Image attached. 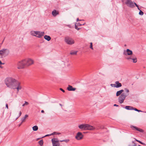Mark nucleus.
I'll return each instance as SVG.
<instances>
[{
  "label": "nucleus",
  "instance_id": "nucleus-17",
  "mask_svg": "<svg viewBox=\"0 0 146 146\" xmlns=\"http://www.w3.org/2000/svg\"><path fill=\"white\" fill-rule=\"evenodd\" d=\"M86 124H82L78 126V127L81 129L85 130L86 127Z\"/></svg>",
  "mask_w": 146,
  "mask_h": 146
},
{
  "label": "nucleus",
  "instance_id": "nucleus-10",
  "mask_svg": "<svg viewBox=\"0 0 146 146\" xmlns=\"http://www.w3.org/2000/svg\"><path fill=\"white\" fill-rule=\"evenodd\" d=\"M26 67L31 65L33 63V61L31 59H25Z\"/></svg>",
  "mask_w": 146,
  "mask_h": 146
},
{
  "label": "nucleus",
  "instance_id": "nucleus-41",
  "mask_svg": "<svg viewBox=\"0 0 146 146\" xmlns=\"http://www.w3.org/2000/svg\"><path fill=\"white\" fill-rule=\"evenodd\" d=\"M23 122H22V121H21V122L20 123L19 125V126L20 127L22 124V123Z\"/></svg>",
  "mask_w": 146,
  "mask_h": 146
},
{
  "label": "nucleus",
  "instance_id": "nucleus-46",
  "mask_svg": "<svg viewBox=\"0 0 146 146\" xmlns=\"http://www.w3.org/2000/svg\"><path fill=\"white\" fill-rule=\"evenodd\" d=\"M64 141V140H60V142H63V141Z\"/></svg>",
  "mask_w": 146,
  "mask_h": 146
},
{
  "label": "nucleus",
  "instance_id": "nucleus-47",
  "mask_svg": "<svg viewBox=\"0 0 146 146\" xmlns=\"http://www.w3.org/2000/svg\"><path fill=\"white\" fill-rule=\"evenodd\" d=\"M136 6L137 7V8H138L139 7V6L137 5H136Z\"/></svg>",
  "mask_w": 146,
  "mask_h": 146
},
{
  "label": "nucleus",
  "instance_id": "nucleus-12",
  "mask_svg": "<svg viewBox=\"0 0 146 146\" xmlns=\"http://www.w3.org/2000/svg\"><path fill=\"white\" fill-rule=\"evenodd\" d=\"M13 89H17L18 91H19V90H21V87L20 86V83L17 81L15 82V84L14 85Z\"/></svg>",
  "mask_w": 146,
  "mask_h": 146
},
{
  "label": "nucleus",
  "instance_id": "nucleus-8",
  "mask_svg": "<svg viewBox=\"0 0 146 146\" xmlns=\"http://www.w3.org/2000/svg\"><path fill=\"white\" fill-rule=\"evenodd\" d=\"M65 41L68 44L72 45L74 43V41L72 38L68 37H66L65 38Z\"/></svg>",
  "mask_w": 146,
  "mask_h": 146
},
{
  "label": "nucleus",
  "instance_id": "nucleus-15",
  "mask_svg": "<svg viewBox=\"0 0 146 146\" xmlns=\"http://www.w3.org/2000/svg\"><path fill=\"white\" fill-rule=\"evenodd\" d=\"M59 12L58 11H56V10H54L52 12V14L54 17L56 16L57 15L59 14Z\"/></svg>",
  "mask_w": 146,
  "mask_h": 146
},
{
  "label": "nucleus",
  "instance_id": "nucleus-4",
  "mask_svg": "<svg viewBox=\"0 0 146 146\" xmlns=\"http://www.w3.org/2000/svg\"><path fill=\"white\" fill-rule=\"evenodd\" d=\"M31 34L33 36L38 38H40L44 34V32L38 31H32L31 32Z\"/></svg>",
  "mask_w": 146,
  "mask_h": 146
},
{
  "label": "nucleus",
  "instance_id": "nucleus-26",
  "mask_svg": "<svg viewBox=\"0 0 146 146\" xmlns=\"http://www.w3.org/2000/svg\"><path fill=\"white\" fill-rule=\"evenodd\" d=\"M51 39V38L50 36L46 35V40L49 41Z\"/></svg>",
  "mask_w": 146,
  "mask_h": 146
},
{
  "label": "nucleus",
  "instance_id": "nucleus-6",
  "mask_svg": "<svg viewBox=\"0 0 146 146\" xmlns=\"http://www.w3.org/2000/svg\"><path fill=\"white\" fill-rule=\"evenodd\" d=\"M122 2L125 3L129 7L131 8H133L135 7L134 3L131 0H122Z\"/></svg>",
  "mask_w": 146,
  "mask_h": 146
},
{
  "label": "nucleus",
  "instance_id": "nucleus-48",
  "mask_svg": "<svg viewBox=\"0 0 146 146\" xmlns=\"http://www.w3.org/2000/svg\"><path fill=\"white\" fill-rule=\"evenodd\" d=\"M44 38L46 39V35L44 36Z\"/></svg>",
  "mask_w": 146,
  "mask_h": 146
},
{
  "label": "nucleus",
  "instance_id": "nucleus-13",
  "mask_svg": "<svg viewBox=\"0 0 146 146\" xmlns=\"http://www.w3.org/2000/svg\"><path fill=\"white\" fill-rule=\"evenodd\" d=\"M86 127L85 130H94L95 129V128L94 127L91 126L88 124H86Z\"/></svg>",
  "mask_w": 146,
  "mask_h": 146
},
{
  "label": "nucleus",
  "instance_id": "nucleus-36",
  "mask_svg": "<svg viewBox=\"0 0 146 146\" xmlns=\"http://www.w3.org/2000/svg\"><path fill=\"white\" fill-rule=\"evenodd\" d=\"M135 139L136 140V141H137V142H139V143H142V142H141L140 141H139V140H137L136 139Z\"/></svg>",
  "mask_w": 146,
  "mask_h": 146
},
{
  "label": "nucleus",
  "instance_id": "nucleus-49",
  "mask_svg": "<svg viewBox=\"0 0 146 146\" xmlns=\"http://www.w3.org/2000/svg\"><path fill=\"white\" fill-rule=\"evenodd\" d=\"M137 9H138L140 11V10H140V8H139V7H138V8H137Z\"/></svg>",
  "mask_w": 146,
  "mask_h": 146
},
{
  "label": "nucleus",
  "instance_id": "nucleus-22",
  "mask_svg": "<svg viewBox=\"0 0 146 146\" xmlns=\"http://www.w3.org/2000/svg\"><path fill=\"white\" fill-rule=\"evenodd\" d=\"M125 109L127 110H132L133 107L130 106H126L125 108Z\"/></svg>",
  "mask_w": 146,
  "mask_h": 146
},
{
  "label": "nucleus",
  "instance_id": "nucleus-39",
  "mask_svg": "<svg viewBox=\"0 0 146 146\" xmlns=\"http://www.w3.org/2000/svg\"><path fill=\"white\" fill-rule=\"evenodd\" d=\"M6 107L7 109H8V105L7 104H6Z\"/></svg>",
  "mask_w": 146,
  "mask_h": 146
},
{
  "label": "nucleus",
  "instance_id": "nucleus-35",
  "mask_svg": "<svg viewBox=\"0 0 146 146\" xmlns=\"http://www.w3.org/2000/svg\"><path fill=\"white\" fill-rule=\"evenodd\" d=\"M84 25V24H80L79 23H78L77 24V26H81L82 25Z\"/></svg>",
  "mask_w": 146,
  "mask_h": 146
},
{
  "label": "nucleus",
  "instance_id": "nucleus-14",
  "mask_svg": "<svg viewBox=\"0 0 146 146\" xmlns=\"http://www.w3.org/2000/svg\"><path fill=\"white\" fill-rule=\"evenodd\" d=\"M131 127L132 129H135L137 131H139L140 132H143L144 131L143 130L138 128L135 126H132V127Z\"/></svg>",
  "mask_w": 146,
  "mask_h": 146
},
{
  "label": "nucleus",
  "instance_id": "nucleus-43",
  "mask_svg": "<svg viewBox=\"0 0 146 146\" xmlns=\"http://www.w3.org/2000/svg\"><path fill=\"white\" fill-rule=\"evenodd\" d=\"M78 21H81V20H79V19L78 18L77 19V21H76L77 22Z\"/></svg>",
  "mask_w": 146,
  "mask_h": 146
},
{
  "label": "nucleus",
  "instance_id": "nucleus-44",
  "mask_svg": "<svg viewBox=\"0 0 146 146\" xmlns=\"http://www.w3.org/2000/svg\"><path fill=\"white\" fill-rule=\"evenodd\" d=\"M134 3V5H135V6H136V5H137L134 2V3Z\"/></svg>",
  "mask_w": 146,
  "mask_h": 146
},
{
  "label": "nucleus",
  "instance_id": "nucleus-38",
  "mask_svg": "<svg viewBox=\"0 0 146 146\" xmlns=\"http://www.w3.org/2000/svg\"><path fill=\"white\" fill-rule=\"evenodd\" d=\"M64 142H68L69 141V139H66V140H64Z\"/></svg>",
  "mask_w": 146,
  "mask_h": 146
},
{
  "label": "nucleus",
  "instance_id": "nucleus-30",
  "mask_svg": "<svg viewBox=\"0 0 146 146\" xmlns=\"http://www.w3.org/2000/svg\"><path fill=\"white\" fill-rule=\"evenodd\" d=\"M75 29H77V30H79L80 29V28H79L78 27V26L76 25V24H75Z\"/></svg>",
  "mask_w": 146,
  "mask_h": 146
},
{
  "label": "nucleus",
  "instance_id": "nucleus-29",
  "mask_svg": "<svg viewBox=\"0 0 146 146\" xmlns=\"http://www.w3.org/2000/svg\"><path fill=\"white\" fill-rule=\"evenodd\" d=\"M139 14L140 15H142L143 14V13L142 11L140 10L139 13Z\"/></svg>",
  "mask_w": 146,
  "mask_h": 146
},
{
  "label": "nucleus",
  "instance_id": "nucleus-53",
  "mask_svg": "<svg viewBox=\"0 0 146 146\" xmlns=\"http://www.w3.org/2000/svg\"><path fill=\"white\" fill-rule=\"evenodd\" d=\"M46 137V135H45L44 137Z\"/></svg>",
  "mask_w": 146,
  "mask_h": 146
},
{
  "label": "nucleus",
  "instance_id": "nucleus-3",
  "mask_svg": "<svg viewBox=\"0 0 146 146\" xmlns=\"http://www.w3.org/2000/svg\"><path fill=\"white\" fill-rule=\"evenodd\" d=\"M17 68L18 69H23L26 67L25 59L18 62L17 64Z\"/></svg>",
  "mask_w": 146,
  "mask_h": 146
},
{
  "label": "nucleus",
  "instance_id": "nucleus-7",
  "mask_svg": "<svg viewBox=\"0 0 146 146\" xmlns=\"http://www.w3.org/2000/svg\"><path fill=\"white\" fill-rule=\"evenodd\" d=\"M125 94L123 93L121 94L118 98V102L120 104H122L124 100H125L126 97L128 95Z\"/></svg>",
  "mask_w": 146,
  "mask_h": 146
},
{
  "label": "nucleus",
  "instance_id": "nucleus-40",
  "mask_svg": "<svg viewBox=\"0 0 146 146\" xmlns=\"http://www.w3.org/2000/svg\"><path fill=\"white\" fill-rule=\"evenodd\" d=\"M21 114H22V113H21V111H20L19 112V117L21 115Z\"/></svg>",
  "mask_w": 146,
  "mask_h": 146
},
{
  "label": "nucleus",
  "instance_id": "nucleus-18",
  "mask_svg": "<svg viewBox=\"0 0 146 146\" xmlns=\"http://www.w3.org/2000/svg\"><path fill=\"white\" fill-rule=\"evenodd\" d=\"M28 117V115L27 114H26L25 115V116L24 117H23L21 118V120L22 121V122H24L25 121L26 118Z\"/></svg>",
  "mask_w": 146,
  "mask_h": 146
},
{
  "label": "nucleus",
  "instance_id": "nucleus-45",
  "mask_svg": "<svg viewBox=\"0 0 146 146\" xmlns=\"http://www.w3.org/2000/svg\"><path fill=\"white\" fill-rule=\"evenodd\" d=\"M41 112L42 113H44V111L43 110H42L41 111Z\"/></svg>",
  "mask_w": 146,
  "mask_h": 146
},
{
  "label": "nucleus",
  "instance_id": "nucleus-32",
  "mask_svg": "<svg viewBox=\"0 0 146 146\" xmlns=\"http://www.w3.org/2000/svg\"><path fill=\"white\" fill-rule=\"evenodd\" d=\"M111 86L112 87H116L117 88V86H116V84H111Z\"/></svg>",
  "mask_w": 146,
  "mask_h": 146
},
{
  "label": "nucleus",
  "instance_id": "nucleus-28",
  "mask_svg": "<svg viewBox=\"0 0 146 146\" xmlns=\"http://www.w3.org/2000/svg\"><path fill=\"white\" fill-rule=\"evenodd\" d=\"M29 104V103H28V102H27L25 101V103L24 104L22 105V106H25V105H28Z\"/></svg>",
  "mask_w": 146,
  "mask_h": 146
},
{
  "label": "nucleus",
  "instance_id": "nucleus-27",
  "mask_svg": "<svg viewBox=\"0 0 146 146\" xmlns=\"http://www.w3.org/2000/svg\"><path fill=\"white\" fill-rule=\"evenodd\" d=\"M133 109L132 110H135V111H138V112H142V111H141V110H138V109H137L135 108H134L133 107Z\"/></svg>",
  "mask_w": 146,
  "mask_h": 146
},
{
  "label": "nucleus",
  "instance_id": "nucleus-31",
  "mask_svg": "<svg viewBox=\"0 0 146 146\" xmlns=\"http://www.w3.org/2000/svg\"><path fill=\"white\" fill-rule=\"evenodd\" d=\"M90 48L92 50L93 49V48L92 47V43L91 42L90 43Z\"/></svg>",
  "mask_w": 146,
  "mask_h": 146
},
{
  "label": "nucleus",
  "instance_id": "nucleus-51",
  "mask_svg": "<svg viewBox=\"0 0 146 146\" xmlns=\"http://www.w3.org/2000/svg\"><path fill=\"white\" fill-rule=\"evenodd\" d=\"M141 144H143V145H144V143L143 142H142V143H141Z\"/></svg>",
  "mask_w": 146,
  "mask_h": 146
},
{
  "label": "nucleus",
  "instance_id": "nucleus-52",
  "mask_svg": "<svg viewBox=\"0 0 146 146\" xmlns=\"http://www.w3.org/2000/svg\"><path fill=\"white\" fill-rule=\"evenodd\" d=\"M138 146H141L140 145H138Z\"/></svg>",
  "mask_w": 146,
  "mask_h": 146
},
{
  "label": "nucleus",
  "instance_id": "nucleus-19",
  "mask_svg": "<svg viewBox=\"0 0 146 146\" xmlns=\"http://www.w3.org/2000/svg\"><path fill=\"white\" fill-rule=\"evenodd\" d=\"M115 84H116L117 88H119L122 86L121 84V83H120L119 81L115 82Z\"/></svg>",
  "mask_w": 146,
  "mask_h": 146
},
{
  "label": "nucleus",
  "instance_id": "nucleus-23",
  "mask_svg": "<svg viewBox=\"0 0 146 146\" xmlns=\"http://www.w3.org/2000/svg\"><path fill=\"white\" fill-rule=\"evenodd\" d=\"M77 51H71L70 54L72 55H76L77 53Z\"/></svg>",
  "mask_w": 146,
  "mask_h": 146
},
{
  "label": "nucleus",
  "instance_id": "nucleus-54",
  "mask_svg": "<svg viewBox=\"0 0 146 146\" xmlns=\"http://www.w3.org/2000/svg\"><path fill=\"white\" fill-rule=\"evenodd\" d=\"M136 145L135 144V145H134V146H135Z\"/></svg>",
  "mask_w": 146,
  "mask_h": 146
},
{
  "label": "nucleus",
  "instance_id": "nucleus-20",
  "mask_svg": "<svg viewBox=\"0 0 146 146\" xmlns=\"http://www.w3.org/2000/svg\"><path fill=\"white\" fill-rule=\"evenodd\" d=\"M123 91L124 90H121L119 91H117L116 94V96H118L120 94H121V93H122Z\"/></svg>",
  "mask_w": 146,
  "mask_h": 146
},
{
  "label": "nucleus",
  "instance_id": "nucleus-5",
  "mask_svg": "<svg viewBox=\"0 0 146 146\" xmlns=\"http://www.w3.org/2000/svg\"><path fill=\"white\" fill-rule=\"evenodd\" d=\"M9 50L7 49L3 48L0 50V55L1 58L5 57L8 55L9 53Z\"/></svg>",
  "mask_w": 146,
  "mask_h": 146
},
{
  "label": "nucleus",
  "instance_id": "nucleus-33",
  "mask_svg": "<svg viewBox=\"0 0 146 146\" xmlns=\"http://www.w3.org/2000/svg\"><path fill=\"white\" fill-rule=\"evenodd\" d=\"M124 90L126 91L127 93H128L129 92V90L127 88H125Z\"/></svg>",
  "mask_w": 146,
  "mask_h": 146
},
{
  "label": "nucleus",
  "instance_id": "nucleus-16",
  "mask_svg": "<svg viewBox=\"0 0 146 146\" xmlns=\"http://www.w3.org/2000/svg\"><path fill=\"white\" fill-rule=\"evenodd\" d=\"M67 90L69 91H74L76 90V88H73L72 86L69 85L67 88Z\"/></svg>",
  "mask_w": 146,
  "mask_h": 146
},
{
  "label": "nucleus",
  "instance_id": "nucleus-34",
  "mask_svg": "<svg viewBox=\"0 0 146 146\" xmlns=\"http://www.w3.org/2000/svg\"><path fill=\"white\" fill-rule=\"evenodd\" d=\"M4 64V63H3L1 62V61L0 60V67L1 68H2L3 67L1 66V64Z\"/></svg>",
  "mask_w": 146,
  "mask_h": 146
},
{
  "label": "nucleus",
  "instance_id": "nucleus-9",
  "mask_svg": "<svg viewBox=\"0 0 146 146\" xmlns=\"http://www.w3.org/2000/svg\"><path fill=\"white\" fill-rule=\"evenodd\" d=\"M52 146H59L60 143L57 138H53L52 139Z\"/></svg>",
  "mask_w": 146,
  "mask_h": 146
},
{
  "label": "nucleus",
  "instance_id": "nucleus-21",
  "mask_svg": "<svg viewBox=\"0 0 146 146\" xmlns=\"http://www.w3.org/2000/svg\"><path fill=\"white\" fill-rule=\"evenodd\" d=\"M60 134V133H57L56 132H54L53 133H52L50 134H47V135H46V137L47 136H49L50 135H56V134H58V135H59V134Z\"/></svg>",
  "mask_w": 146,
  "mask_h": 146
},
{
  "label": "nucleus",
  "instance_id": "nucleus-2",
  "mask_svg": "<svg viewBox=\"0 0 146 146\" xmlns=\"http://www.w3.org/2000/svg\"><path fill=\"white\" fill-rule=\"evenodd\" d=\"M17 81L15 79L12 78H8L5 80V83L7 87L13 88Z\"/></svg>",
  "mask_w": 146,
  "mask_h": 146
},
{
  "label": "nucleus",
  "instance_id": "nucleus-37",
  "mask_svg": "<svg viewBox=\"0 0 146 146\" xmlns=\"http://www.w3.org/2000/svg\"><path fill=\"white\" fill-rule=\"evenodd\" d=\"M60 90L61 91H62L63 92H65L64 90L62 88H60Z\"/></svg>",
  "mask_w": 146,
  "mask_h": 146
},
{
  "label": "nucleus",
  "instance_id": "nucleus-24",
  "mask_svg": "<svg viewBox=\"0 0 146 146\" xmlns=\"http://www.w3.org/2000/svg\"><path fill=\"white\" fill-rule=\"evenodd\" d=\"M33 129L34 131H36L38 129V127L36 125L34 126L33 127Z\"/></svg>",
  "mask_w": 146,
  "mask_h": 146
},
{
  "label": "nucleus",
  "instance_id": "nucleus-42",
  "mask_svg": "<svg viewBox=\"0 0 146 146\" xmlns=\"http://www.w3.org/2000/svg\"><path fill=\"white\" fill-rule=\"evenodd\" d=\"M113 106H117V107L119 106V105H117L116 104H114L113 105Z\"/></svg>",
  "mask_w": 146,
  "mask_h": 146
},
{
  "label": "nucleus",
  "instance_id": "nucleus-11",
  "mask_svg": "<svg viewBox=\"0 0 146 146\" xmlns=\"http://www.w3.org/2000/svg\"><path fill=\"white\" fill-rule=\"evenodd\" d=\"M84 137L83 135L81 132H78L76 134L75 138L78 140H80L83 138Z\"/></svg>",
  "mask_w": 146,
  "mask_h": 146
},
{
  "label": "nucleus",
  "instance_id": "nucleus-50",
  "mask_svg": "<svg viewBox=\"0 0 146 146\" xmlns=\"http://www.w3.org/2000/svg\"><path fill=\"white\" fill-rule=\"evenodd\" d=\"M59 105H60V106H62V104H59Z\"/></svg>",
  "mask_w": 146,
  "mask_h": 146
},
{
  "label": "nucleus",
  "instance_id": "nucleus-25",
  "mask_svg": "<svg viewBox=\"0 0 146 146\" xmlns=\"http://www.w3.org/2000/svg\"><path fill=\"white\" fill-rule=\"evenodd\" d=\"M38 143L40 146L42 145L43 143V141L42 139L38 141Z\"/></svg>",
  "mask_w": 146,
  "mask_h": 146
},
{
  "label": "nucleus",
  "instance_id": "nucleus-1",
  "mask_svg": "<svg viewBox=\"0 0 146 146\" xmlns=\"http://www.w3.org/2000/svg\"><path fill=\"white\" fill-rule=\"evenodd\" d=\"M123 54L126 56H129L126 57V58L128 60H133V62L134 63H135L137 62L136 58L134 55H133L132 51L129 49H127L126 50H125L123 52Z\"/></svg>",
  "mask_w": 146,
  "mask_h": 146
}]
</instances>
